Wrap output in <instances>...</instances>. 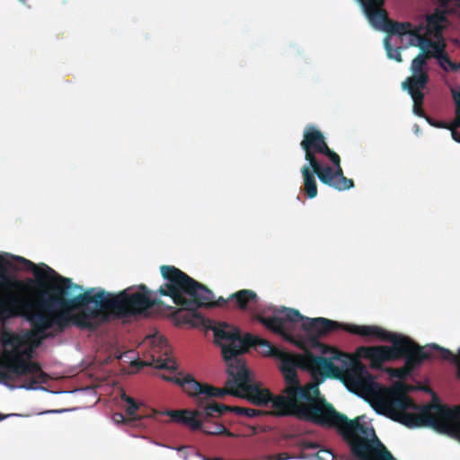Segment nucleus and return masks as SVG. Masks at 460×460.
<instances>
[{
	"label": "nucleus",
	"instance_id": "obj_44",
	"mask_svg": "<svg viewBox=\"0 0 460 460\" xmlns=\"http://www.w3.org/2000/svg\"><path fill=\"white\" fill-rule=\"evenodd\" d=\"M358 1L361 4L365 0H358Z\"/></svg>",
	"mask_w": 460,
	"mask_h": 460
},
{
	"label": "nucleus",
	"instance_id": "obj_16",
	"mask_svg": "<svg viewBox=\"0 0 460 460\" xmlns=\"http://www.w3.org/2000/svg\"><path fill=\"white\" fill-rule=\"evenodd\" d=\"M431 348L439 352V356L444 360L451 362L456 367V377L460 380V348L457 354H454L448 349H445L438 344H432ZM432 421L449 422L460 421V405L450 408L446 404H441L438 399L434 395V409Z\"/></svg>",
	"mask_w": 460,
	"mask_h": 460
},
{
	"label": "nucleus",
	"instance_id": "obj_39",
	"mask_svg": "<svg viewBox=\"0 0 460 460\" xmlns=\"http://www.w3.org/2000/svg\"><path fill=\"white\" fill-rule=\"evenodd\" d=\"M301 447L303 449H316L318 448L319 445L313 441H303L301 443Z\"/></svg>",
	"mask_w": 460,
	"mask_h": 460
},
{
	"label": "nucleus",
	"instance_id": "obj_20",
	"mask_svg": "<svg viewBox=\"0 0 460 460\" xmlns=\"http://www.w3.org/2000/svg\"><path fill=\"white\" fill-rule=\"evenodd\" d=\"M155 344L152 349V361L146 364L140 362V365L154 366L156 368L175 370L177 364L174 358L170 356V348L167 340L162 336L155 338Z\"/></svg>",
	"mask_w": 460,
	"mask_h": 460
},
{
	"label": "nucleus",
	"instance_id": "obj_38",
	"mask_svg": "<svg viewBox=\"0 0 460 460\" xmlns=\"http://www.w3.org/2000/svg\"><path fill=\"white\" fill-rule=\"evenodd\" d=\"M318 460H332L334 458L333 454L330 450H319L316 454Z\"/></svg>",
	"mask_w": 460,
	"mask_h": 460
},
{
	"label": "nucleus",
	"instance_id": "obj_40",
	"mask_svg": "<svg viewBox=\"0 0 460 460\" xmlns=\"http://www.w3.org/2000/svg\"><path fill=\"white\" fill-rule=\"evenodd\" d=\"M112 419L115 422H118V423H122L125 421V417L122 413H114L113 416H112Z\"/></svg>",
	"mask_w": 460,
	"mask_h": 460
},
{
	"label": "nucleus",
	"instance_id": "obj_35",
	"mask_svg": "<svg viewBox=\"0 0 460 460\" xmlns=\"http://www.w3.org/2000/svg\"><path fill=\"white\" fill-rule=\"evenodd\" d=\"M413 100V112L421 118H427L425 111L422 109L424 95L420 96V98H417L416 96H411Z\"/></svg>",
	"mask_w": 460,
	"mask_h": 460
},
{
	"label": "nucleus",
	"instance_id": "obj_10",
	"mask_svg": "<svg viewBox=\"0 0 460 460\" xmlns=\"http://www.w3.org/2000/svg\"><path fill=\"white\" fill-rule=\"evenodd\" d=\"M78 290H82V287L59 275V332L67 323L83 330L76 324L75 317L86 308H100L103 289L89 288L76 294Z\"/></svg>",
	"mask_w": 460,
	"mask_h": 460
},
{
	"label": "nucleus",
	"instance_id": "obj_36",
	"mask_svg": "<svg viewBox=\"0 0 460 460\" xmlns=\"http://www.w3.org/2000/svg\"><path fill=\"white\" fill-rule=\"evenodd\" d=\"M228 299H224L222 296H220L217 300H214V294L211 291V296L209 297V300L208 301V305H202L200 307H216V306H224L228 303Z\"/></svg>",
	"mask_w": 460,
	"mask_h": 460
},
{
	"label": "nucleus",
	"instance_id": "obj_11",
	"mask_svg": "<svg viewBox=\"0 0 460 460\" xmlns=\"http://www.w3.org/2000/svg\"><path fill=\"white\" fill-rule=\"evenodd\" d=\"M207 327L213 331L215 342L221 348L227 374H230L231 367L238 369L239 366L245 365L241 356L249 350V345L254 341H259L251 333L242 336L238 327L225 322L214 323L213 324L210 323ZM260 342L261 344H266L262 341H260Z\"/></svg>",
	"mask_w": 460,
	"mask_h": 460
},
{
	"label": "nucleus",
	"instance_id": "obj_41",
	"mask_svg": "<svg viewBox=\"0 0 460 460\" xmlns=\"http://www.w3.org/2000/svg\"><path fill=\"white\" fill-rule=\"evenodd\" d=\"M442 5H446L451 2H455L460 7V0H438Z\"/></svg>",
	"mask_w": 460,
	"mask_h": 460
},
{
	"label": "nucleus",
	"instance_id": "obj_31",
	"mask_svg": "<svg viewBox=\"0 0 460 460\" xmlns=\"http://www.w3.org/2000/svg\"><path fill=\"white\" fill-rule=\"evenodd\" d=\"M411 36L418 40L417 46L423 49L422 38H429L427 35V27L425 26V20L420 22L418 25L411 27Z\"/></svg>",
	"mask_w": 460,
	"mask_h": 460
},
{
	"label": "nucleus",
	"instance_id": "obj_26",
	"mask_svg": "<svg viewBox=\"0 0 460 460\" xmlns=\"http://www.w3.org/2000/svg\"><path fill=\"white\" fill-rule=\"evenodd\" d=\"M120 398L123 402L128 403L126 413L132 420H140L144 417H151V415L147 413H140L137 415V413L140 411L142 403L137 402L134 398L128 395L124 391L121 392Z\"/></svg>",
	"mask_w": 460,
	"mask_h": 460
},
{
	"label": "nucleus",
	"instance_id": "obj_22",
	"mask_svg": "<svg viewBox=\"0 0 460 460\" xmlns=\"http://www.w3.org/2000/svg\"><path fill=\"white\" fill-rule=\"evenodd\" d=\"M301 173L304 181V190L305 195L309 199H314L317 196V183L315 180L316 172L310 166V164H305L301 168Z\"/></svg>",
	"mask_w": 460,
	"mask_h": 460
},
{
	"label": "nucleus",
	"instance_id": "obj_33",
	"mask_svg": "<svg viewBox=\"0 0 460 460\" xmlns=\"http://www.w3.org/2000/svg\"><path fill=\"white\" fill-rule=\"evenodd\" d=\"M384 46L387 53V57L391 59H394L397 62H402V55H401V48H393V46L390 43L389 37H386L384 40Z\"/></svg>",
	"mask_w": 460,
	"mask_h": 460
},
{
	"label": "nucleus",
	"instance_id": "obj_19",
	"mask_svg": "<svg viewBox=\"0 0 460 460\" xmlns=\"http://www.w3.org/2000/svg\"><path fill=\"white\" fill-rule=\"evenodd\" d=\"M408 352H406L400 358L404 359V366L397 368L391 367L387 370L392 377H396L402 382L406 379L411 372L426 359H429L432 354L424 349L423 347L416 343L410 338V346Z\"/></svg>",
	"mask_w": 460,
	"mask_h": 460
},
{
	"label": "nucleus",
	"instance_id": "obj_25",
	"mask_svg": "<svg viewBox=\"0 0 460 460\" xmlns=\"http://www.w3.org/2000/svg\"><path fill=\"white\" fill-rule=\"evenodd\" d=\"M217 408L218 410V418L225 415L226 412H234L237 415L246 416L249 418H253L259 415L266 414V412L256 409L240 406L217 405Z\"/></svg>",
	"mask_w": 460,
	"mask_h": 460
},
{
	"label": "nucleus",
	"instance_id": "obj_21",
	"mask_svg": "<svg viewBox=\"0 0 460 460\" xmlns=\"http://www.w3.org/2000/svg\"><path fill=\"white\" fill-rule=\"evenodd\" d=\"M428 82V74H412L402 83V88L407 90L411 96H416L420 99V96L424 95L422 90L426 87Z\"/></svg>",
	"mask_w": 460,
	"mask_h": 460
},
{
	"label": "nucleus",
	"instance_id": "obj_28",
	"mask_svg": "<svg viewBox=\"0 0 460 460\" xmlns=\"http://www.w3.org/2000/svg\"><path fill=\"white\" fill-rule=\"evenodd\" d=\"M432 429L460 441V421H455L454 423L433 422Z\"/></svg>",
	"mask_w": 460,
	"mask_h": 460
},
{
	"label": "nucleus",
	"instance_id": "obj_13",
	"mask_svg": "<svg viewBox=\"0 0 460 460\" xmlns=\"http://www.w3.org/2000/svg\"><path fill=\"white\" fill-rule=\"evenodd\" d=\"M239 368L231 367L230 374L228 376H234L231 383H235L239 387L242 396L246 398L251 402L258 406H265L269 402L271 403L273 408L272 415L277 417H287L288 415L279 414L280 409L276 406V402L279 397L287 395L285 393L287 389V382L284 380V387L281 393L278 395H273L269 389L261 388L258 384H252L250 379V372L246 367L239 366Z\"/></svg>",
	"mask_w": 460,
	"mask_h": 460
},
{
	"label": "nucleus",
	"instance_id": "obj_42",
	"mask_svg": "<svg viewBox=\"0 0 460 460\" xmlns=\"http://www.w3.org/2000/svg\"><path fill=\"white\" fill-rule=\"evenodd\" d=\"M64 411H66V410H65V409H59V410H58V412H59V413L64 412Z\"/></svg>",
	"mask_w": 460,
	"mask_h": 460
},
{
	"label": "nucleus",
	"instance_id": "obj_34",
	"mask_svg": "<svg viewBox=\"0 0 460 460\" xmlns=\"http://www.w3.org/2000/svg\"><path fill=\"white\" fill-rule=\"evenodd\" d=\"M438 62L445 71L456 72L460 70V63L453 62L447 54H445Z\"/></svg>",
	"mask_w": 460,
	"mask_h": 460
},
{
	"label": "nucleus",
	"instance_id": "obj_30",
	"mask_svg": "<svg viewBox=\"0 0 460 460\" xmlns=\"http://www.w3.org/2000/svg\"><path fill=\"white\" fill-rule=\"evenodd\" d=\"M200 430L207 435H225L229 438H234L236 436L221 423H214L211 426H202Z\"/></svg>",
	"mask_w": 460,
	"mask_h": 460
},
{
	"label": "nucleus",
	"instance_id": "obj_3",
	"mask_svg": "<svg viewBox=\"0 0 460 460\" xmlns=\"http://www.w3.org/2000/svg\"><path fill=\"white\" fill-rule=\"evenodd\" d=\"M132 288L118 295H111L104 290L100 308H86L75 317V323L83 330L94 332L101 325L108 323L111 316L126 318L146 314L158 304L151 297V292L145 285H139L138 290L129 293Z\"/></svg>",
	"mask_w": 460,
	"mask_h": 460
},
{
	"label": "nucleus",
	"instance_id": "obj_9",
	"mask_svg": "<svg viewBox=\"0 0 460 460\" xmlns=\"http://www.w3.org/2000/svg\"><path fill=\"white\" fill-rule=\"evenodd\" d=\"M313 347H321L323 354L329 355L328 358L316 356L309 350L303 355L293 354L296 362V368L300 367L310 373L313 382L307 385L322 384L327 377H338L339 375L351 363V357L335 348L323 345L318 341V344L311 341Z\"/></svg>",
	"mask_w": 460,
	"mask_h": 460
},
{
	"label": "nucleus",
	"instance_id": "obj_24",
	"mask_svg": "<svg viewBox=\"0 0 460 460\" xmlns=\"http://www.w3.org/2000/svg\"><path fill=\"white\" fill-rule=\"evenodd\" d=\"M257 298V294L251 289H242L229 296L230 301L242 310H245L250 303H256Z\"/></svg>",
	"mask_w": 460,
	"mask_h": 460
},
{
	"label": "nucleus",
	"instance_id": "obj_45",
	"mask_svg": "<svg viewBox=\"0 0 460 460\" xmlns=\"http://www.w3.org/2000/svg\"><path fill=\"white\" fill-rule=\"evenodd\" d=\"M20 1H21V2H22V3H24V2H25V0H20Z\"/></svg>",
	"mask_w": 460,
	"mask_h": 460
},
{
	"label": "nucleus",
	"instance_id": "obj_5",
	"mask_svg": "<svg viewBox=\"0 0 460 460\" xmlns=\"http://www.w3.org/2000/svg\"><path fill=\"white\" fill-rule=\"evenodd\" d=\"M300 146L321 182L340 191L354 187L353 180L344 176L340 155L328 146L323 132L315 126H306Z\"/></svg>",
	"mask_w": 460,
	"mask_h": 460
},
{
	"label": "nucleus",
	"instance_id": "obj_2",
	"mask_svg": "<svg viewBox=\"0 0 460 460\" xmlns=\"http://www.w3.org/2000/svg\"><path fill=\"white\" fill-rule=\"evenodd\" d=\"M276 406L279 414L295 416L324 428H333L348 444L351 455L358 460H395L377 438L373 427L361 422L358 416L349 420L335 410L321 394L317 385H301L298 376L288 377L285 391Z\"/></svg>",
	"mask_w": 460,
	"mask_h": 460
},
{
	"label": "nucleus",
	"instance_id": "obj_23",
	"mask_svg": "<svg viewBox=\"0 0 460 460\" xmlns=\"http://www.w3.org/2000/svg\"><path fill=\"white\" fill-rule=\"evenodd\" d=\"M435 39L437 40H432L429 38H422L423 49H421L424 51L427 47L430 48L431 50H427L424 54L428 56V58H434L438 61L445 54H447L446 43L443 36H441V38Z\"/></svg>",
	"mask_w": 460,
	"mask_h": 460
},
{
	"label": "nucleus",
	"instance_id": "obj_7",
	"mask_svg": "<svg viewBox=\"0 0 460 460\" xmlns=\"http://www.w3.org/2000/svg\"><path fill=\"white\" fill-rule=\"evenodd\" d=\"M339 330H344L362 337H374L392 343V346H362L358 349V356L368 359L374 368H380L385 362L400 359L410 349V337L388 332L379 326L342 323V327Z\"/></svg>",
	"mask_w": 460,
	"mask_h": 460
},
{
	"label": "nucleus",
	"instance_id": "obj_17",
	"mask_svg": "<svg viewBox=\"0 0 460 460\" xmlns=\"http://www.w3.org/2000/svg\"><path fill=\"white\" fill-rule=\"evenodd\" d=\"M164 414L169 416L172 422L183 424L191 430H200L203 420L218 418V410L217 405L206 404L205 407L196 406L195 410H170Z\"/></svg>",
	"mask_w": 460,
	"mask_h": 460
},
{
	"label": "nucleus",
	"instance_id": "obj_18",
	"mask_svg": "<svg viewBox=\"0 0 460 460\" xmlns=\"http://www.w3.org/2000/svg\"><path fill=\"white\" fill-rule=\"evenodd\" d=\"M255 339L259 341H262L266 342V344H261L260 341H254L252 344L249 345L250 348H258L259 352L266 357H272L280 360L279 369L283 375L284 380L287 382V385H288V377L289 376L293 377V379L296 378L297 371L296 370V362L293 358V354L288 351L282 350L274 345H272L269 341L260 338L258 336H254Z\"/></svg>",
	"mask_w": 460,
	"mask_h": 460
},
{
	"label": "nucleus",
	"instance_id": "obj_12",
	"mask_svg": "<svg viewBox=\"0 0 460 460\" xmlns=\"http://www.w3.org/2000/svg\"><path fill=\"white\" fill-rule=\"evenodd\" d=\"M234 376H229L224 388H217L207 383H200L191 375L175 376L173 381L192 399L197 407H205L206 404L223 405L215 401V398H222L226 394L240 397L242 393L235 383H231Z\"/></svg>",
	"mask_w": 460,
	"mask_h": 460
},
{
	"label": "nucleus",
	"instance_id": "obj_37",
	"mask_svg": "<svg viewBox=\"0 0 460 460\" xmlns=\"http://www.w3.org/2000/svg\"><path fill=\"white\" fill-rule=\"evenodd\" d=\"M426 120L429 122V125L439 128H447L451 131V128H453V122L452 123H447L445 121H438L435 119H432L430 117L426 118Z\"/></svg>",
	"mask_w": 460,
	"mask_h": 460
},
{
	"label": "nucleus",
	"instance_id": "obj_27",
	"mask_svg": "<svg viewBox=\"0 0 460 460\" xmlns=\"http://www.w3.org/2000/svg\"><path fill=\"white\" fill-rule=\"evenodd\" d=\"M443 16L438 13L429 14L425 19L428 37L432 35L434 38H441Z\"/></svg>",
	"mask_w": 460,
	"mask_h": 460
},
{
	"label": "nucleus",
	"instance_id": "obj_1",
	"mask_svg": "<svg viewBox=\"0 0 460 460\" xmlns=\"http://www.w3.org/2000/svg\"><path fill=\"white\" fill-rule=\"evenodd\" d=\"M12 259L34 276L30 280L34 299L30 300L29 307L23 309L21 316L31 323L32 332L1 333L0 380L6 383L22 378V387L35 390L42 388L48 380L40 364L31 359L35 349L46 337L45 332L58 324V273L45 263L37 265L21 256Z\"/></svg>",
	"mask_w": 460,
	"mask_h": 460
},
{
	"label": "nucleus",
	"instance_id": "obj_4",
	"mask_svg": "<svg viewBox=\"0 0 460 460\" xmlns=\"http://www.w3.org/2000/svg\"><path fill=\"white\" fill-rule=\"evenodd\" d=\"M160 271L166 282L158 292L172 297L174 304L181 306L179 318L192 325L204 323L205 318L197 310L200 305H208L211 290L174 266L163 265Z\"/></svg>",
	"mask_w": 460,
	"mask_h": 460
},
{
	"label": "nucleus",
	"instance_id": "obj_43",
	"mask_svg": "<svg viewBox=\"0 0 460 460\" xmlns=\"http://www.w3.org/2000/svg\"><path fill=\"white\" fill-rule=\"evenodd\" d=\"M152 411H153V415H152V416H154V415H155V414H157V413H158V412H157V411H155V410H152Z\"/></svg>",
	"mask_w": 460,
	"mask_h": 460
},
{
	"label": "nucleus",
	"instance_id": "obj_8",
	"mask_svg": "<svg viewBox=\"0 0 460 460\" xmlns=\"http://www.w3.org/2000/svg\"><path fill=\"white\" fill-rule=\"evenodd\" d=\"M259 321L267 329L291 340L297 323H301L302 329L313 344H318V339L322 336L338 331L342 323L323 318H308L303 316L298 310L294 308L281 307L274 310V314L270 317H259Z\"/></svg>",
	"mask_w": 460,
	"mask_h": 460
},
{
	"label": "nucleus",
	"instance_id": "obj_32",
	"mask_svg": "<svg viewBox=\"0 0 460 460\" xmlns=\"http://www.w3.org/2000/svg\"><path fill=\"white\" fill-rule=\"evenodd\" d=\"M427 59L428 56H426L424 53H420L411 64V70L412 74H427V72L424 71V67L427 65Z\"/></svg>",
	"mask_w": 460,
	"mask_h": 460
},
{
	"label": "nucleus",
	"instance_id": "obj_29",
	"mask_svg": "<svg viewBox=\"0 0 460 460\" xmlns=\"http://www.w3.org/2000/svg\"><path fill=\"white\" fill-rule=\"evenodd\" d=\"M452 95L456 102V119L453 121L451 135L455 141L460 143V90L452 91Z\"/></svg>",
	"mask_w": 460,
	"mask_h": 460
},
{
	"label": "nucleus",
	"instance_id": "obj_6",
	"mask_svg": "<svg viewBox=\"0 0 460 460\" xmlns=\"http://www.w3.org/2000/svg\"><path fill=\"white\" fill-rule=\"evenodd\" d=\"M411 389V385L397 382L380 391L376 397V402L392 420L410 429L432 428L434 400L430 403L418 405L407 395Z\"/></svg>",
	"mask_w": 460,
	"mask_h": 460
},
{
	"label": "nucleus",
	"instance_id": "obj_15",
	"mask_svg": "<svg viewBox=\"0 0 460 460\" xmlns=\"http://www.w3.org/2000/svg\"><path fill=\"white\" fill-rule=\"evenodd\" d=\"M385 0H365L360 5L369 22L375 28H382L388 35H410L412 23L395 22L388 18L384 9Z\"/></svg>",
	"mask_w": 460,
	"mask_h": 460
},
{
	"label": "nucleus",
	"instance_id": "obj_14",
	"mask_svg": "<svg viewBox=\"0 0 460 460\" xmlns=\"http://www.w3.org/2000/svg\"><path fill=\"white\" fill-rule=\"evenodd\" d=\"M6 256H9V254L0 255V322L2 323L21 317L23 309L30 305V299L8 291L13 284L8 276V270L13 269V265L12 261L5 258Z\"/></svg>",
	"mask_w": 460,
	"mask_h": 460
}]
</instances>
